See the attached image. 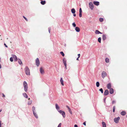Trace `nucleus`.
<instances>
[{"instance_id": "f257e3e1", "label": "nucleus", "mask_w": 127, "mask_h": 127, "mask_svg": "<svg viewBox=\"0 0 127 127\" xmlns=\"http://www.w3.org/2000/svg\"><path fill=\"white\" fill-rule=\"evenodd\" d=\"M25 72L26 74L28 75H30V70L28 66H26L25 68Z\"/></svg>"}, {"instance_id": "f03ea898", "label": "nucleus", "mask_w": 127, "mask_h": 127, "mask_svg": "<svg viewBox=\"0 0 127 127\" xmlns=\"http://www.w3.org/2000/svg\"><path fill=\"white\" fill-rule=\"evenodd\" d=\"M23 85L24 88V90L25 92H27L28 90V85L27 83L24 81L23 83Z\"/></svg>"}, {"instance_id": "7ed1b4c3", "label": "nucleus", "mask_w": 127, "mask_h": 127, "mask_svg": "<svg viewBox=\"0 0 127 127\" xmlns=\"http://www.w3.org/2000/svg\"><path fill=\"white\" fill-rule=\"evenodd\" d=\"M58 111L60 114L62 115L63 117L64 118L65 117V113L64 111H62V110H59Z\"/></svg>"}, {"instance_id": "20e7f679", "label": "nucleus", "mask_w": 127, "mask_h": 127, "mask_svg": "<svg viewBox=\"0 0 127 127\" xmlns=\"http://www.w3.org/2000/svg\"><path fill=\"white\" fill-rule=\"evenodd\" d=\"M89 6L90 8L92 10H93L94 8L93 3L92 2H90L89 3Z\"/></svg>"}, {"instance_id": "39448f33", "label": "nucleus", "mask_w": 127, "mask_h": 127, "mask_svg": "<svg viewBox=\"0 0 127 127\" xmlns=\"http://www.w3.org/2000/svg\"><path fill=\"white\" fill-rule=\"evenodd\" d=\"M101 76L102 78H104L107 76V74L106 72L104 71L102 72L101 73Z\"/></svg>"}, {"instance_id": "423d86ee", "label": "nucleus", "mask_w": 127, "mask_h": 127, "mask_svg": "<svg viewBox=\"0 0 127 127\" xmlns=\"http://www.w3.org/2000/svg\"><path fill=\"white\" fill-rule=\"evenodd\" d=\"M36 64L37 66H39V61L38 58H37L35 60Z\"/></svg>"}, {"instance_id": "0eeeda50", "label": "nucleus", "mask_w": 127, "mask_h": 127, "mask_svg": "<svg viewBox=\"0 0 127 127\" xmlns=\"http://www.w3.org/2000/svg\"><path fill=\"white\" fill-rule=\"evenodd\" d=\"M120 119V118L118 117L117 118H115L114 119V122L116 123H118Z\"/></svg>"}, {"instance_id": "6e6552de", "label": "nucleus", "mask_w": 127, "mask_h": 127, "mask_svg": "<svg viewBox=\"0 0 127 127\" xmlns=\"http://www.w3.org/2000/svg\"><path fill=\"white\" fill-rule=\"evenodd\" d=\"M12 56L13 58L15 61H17L18 59L17 57L15 55L12 54Z\"/></svg>"}, {"instance_id": "1a4fd4ad", "label": "nucleus", "mask_w": 127, "mask_h": 127, "mask_svg": "<svg viewBox=\"0 0 127 127\" xmlns=\"http://www.w3.org/2000/svg\"><path fill=\"white\" fill-rule=\"evenodd\" d=\"M94 4L96 6H98L99 5V1H94L93 2Z\"/></svg>"}, {"instance_id": "9d476101", "label": "nucleus", "mask_w": 127, "mask_h": 127, "mask_svg": "<svg viewBox=\"0 0 127 127\" xmlns=\"http://www.w3.org/2000/svg\"><path fill=\"white\" fill-rule=\"evenodd\" d=\"M109 94V92L107 89L104 92V95H108Z\"/></svg>"}, {"instance_id": "9b49d317", "label": "nucleus", "mask_w": 127, "mask_h": 127, "mask_svg": "<svg viewBox=\"0 0 127 127\" xmlns=\"http://www.w3.org/2000/svg\"><path fill=\"white\" fill-rule=\"evenodd\" d=\"M63 62L64 65H67L66 63V59L64 58L63 59Z\"/></svg>"}, {"instance_id": "f8f14e48", "label": "nucleus", "mask_w": 127, "mask_h": 127, "mask_svg": "<svg viewBox=\"0 0 127 127\" xmlns=\"http://www.w3.org/2000/svg\"><path fill=\"white\" fill-rule=\"evenodd\" d=\"M107 87L108 89H111V83H109L107 85Z\"/></svg>"}, {"instance_id": "ddd939ff", "label": "nucleus", "mask_w": 127, "mask_h": 127, "mask_svg": "<svg viewBox=\"0 0 127 127\" xmlns=\"http://www.w3.org/2000/svg\"><path fill=\"white\" fill-rule=\"evenodd\" d=\"M106 34H104L102 35V38L103 40L104 41L106 39Z\"/></svg>"}, {"instance_id": "4468645a", "label": "nucleus", "mask_w": 127, "mask_h": 127, "mask_svg": "<svg viewBox=\"0 0 127 127\" xmlns=\"http://www.w3.org/2000/svg\"><path fill=\"white\" fill-rule=\"evenodd\" d=\"M109 89L110 93L111 94H113V93L114 92L113 89L112 88H111V89Z\"/></svg>"}, {"instance_id": "2eb2a0df", "label": "nucleus", "mask_w": 127, "mask_h": 127, "mask_svg": "<svg viewBox=\"0 0 127 127\" xmlns=\"http://www.w3.org/2000/svg\"><path fill=\"white\" fill-rule=\"evenodd\" d=\"M40 72L41 74H43L44 73V70L43 69L42 67H41L40 68Z\"/></svg>"}, {"instance_id": "dca6fc26", "label": "nucleus", "mask_w": 127, "mask_h": 127, "mask_svg": "<svg viewBox=\"0 0 127 127\" xmlns=\"http://www.w3.org/2000/svg\"><path fill=\"white\" fill-rule=\"evenodd\" d=\"M76 31L77 32H79L80 31V28L78 27H76L75 29Z\"/></svg>"}, {"instance_id": "f3484780", "label": "nucleus", "mask_w": 127, "mask_h": 127, "mask_svg": "<svg viewBox=\"0 0 127 127\" xmlns=\"http://www.w3.org/2000/svg\"><path fill=\"white\" fill-rule=\"evenodd\" d=\"M56 108L57 110L58 111L59 110L60 107L58 106V105L57 104H55Z\"/></svg>"}, {"instance_id": "a211bd4d", "label": "nucleus", "mask_w": 127, "mask_h": 127, "mask_svg": "<svg viewBox=\"0 0 127 127\" xmlns=\"http://www.w3.org/2000/svg\"><path fill=\"white\" fill-rule=\"evenodd\" d=\"M33 114L34 115V116L36 118H38V117L36 113L35 112H33Z\"/></svg>"}, {"instance_id": "6ab92c4d", "label": "nucleus", "mask_w": 127, "mask_h": 127, "mask_svg": "<svg viewBox=\"0 0 127 127\" xmlns=\"http://www.w3.org/2000/svg\"><path fill=\"white\" fill-rule=\"evenodd\" d=\"M95 33L96 34H102V33L100 32H99V31H98L97 30H96L95 31Z\"/></svg>"}, {"instance_id": "aec40b11", "label": "nucleus", "mask_w": 127, "mask_h": 127, "mask_svg": "<svg viewBox=\"0 0 127 127\" xmlns=\"http://www.w3.org/2000/svg\"><path fill=\"white\" fill-rule=\"evenodd\" d=\"M60 82L61 83L62 85L64 86V84L63 83V78H62L61 77L60 79Z\"/></svg>"}, {"instance_id": "412c9836", "label": "nucleus", "mask_w": 127, "mask_h": 127, "mask_svg": "<svg viewBox=\"0 0 127 127\" xmlns=\"http://www.w3.org/2000/svg\"><path fill=\"white\" fill-rule=\"evenodd\" d=\"M126 114V112L125 111H122L121 113V114L122 116H124Z\"/></svg>"}, {"instance_id": "4be33fe9", "label": "nucleus", "mask_w": 127, "mask_h": 127, "mask_svg": "<svg viewBox=\"0 0 127 127\" xmlns=\"http://www.w3.org/2000/svg\"><path fill=\"white\" fill-rule=\"evenodd\" d=\"M46 1L45 0H42L41 1L40 3L41 4L44 5L46 3Z\"/></svg>"}, {"instance_id": "5701e85b", "label": "nucleus", "mask_w": 127, "mask_h": 127, "mask_svg": "<svg viewBox=\"0 0 127 127\" xmlns=\"http://www.w3.org/2000/svg\"><path fill=\"white\" fill-rule=\"evenodd\" d=\"M23 95L24 96V97L26 98H27L28 97V96L27 94L26 93H23Z\"/></svg>"}, {"instance_id": "b1692460", "label": "nucleus", "mask_w": 127, "mask_h": 127, "mask_svg": "<svg viewBox=\"0 0 127 127\" xmlns=\"http://www.w3.org/2000/svg\"><path fill=\"white\" fill-rule=\"evenodd\" d=\"M71 12L73 14L75 13L76 12L74 8H72L71 9Z\"/></svg>"}, {"instance_id": "393cba45", "label": "nucleus", "mask_w": 127, "mask_h": 127, "mask_svg": "<svg viewBox=\"0 0 127 127\" xmlns=\"http://www.w3.org/2000/svg\"><path fill=\"white\" fill-rule=\"evenodd\" d=\"M18 62L19 64L21 65L22 64V62L21 59H18Z\"/></svg>"}, {"instance_id": "a878e982", "label": "nucleus", "mask_w": 127, "mask_h": 127, "mask_svg": "<svg viewBox=\"0 0 127 127\" xmlns=\"http://www.w3.org/2000/svg\"><path fill=\"white\" fill-rule=\"evenodd\" d=\"M102 125L103 127H106V124L105 122H102Z\"/></svg>"}, {"instance_id": "bb28decb", "label": "nucleus", "mask_w": 127, "mask_h": 127, "mask_svg": "<svg viewBox=\"0 0 127 127\" xmlns=\"http://www.w3.org/2000/svg\"><path fill=\"white\" fill-rule=\"evenodd\" d=\"M105 62L107 63H108L109 62V59L108 58H106L105 59Z\"/></svg>"}, {"instance_id": "cd10ccee", "label": "nucleus", "mask_w": 127, "mask_h": 127, "mask_svg": "<svg viewBox=\"0 0 127 127\" xmlns=\"http://www.w3.org/2000/svg\"><path fill=\"white\" fill-rule=\"evenodd\" d=\"M96 87H98L99 86V83L97 81L96 82Z\"/></svg>"}, {"instance_id": "c85d7f7f", "label": "nucleus", "mask_w": 127, "mask_h": 127, "mask_svg": "<svg viewBox=\"0 0 127 127\" xmlns=\"http://www.w3.org/2000/svg\"><path fill=\"white\" fill-rule=\"evenodd\" d=\"M32 110L33 112H35V107L34 106H33L32 107Z\"/></svg>"}, {"instance_id": "c756f323", "label": "nucleus", "mask_w": 127, "mask_h": 127, "mask_svg": "<svg viewBox=\"0 0 127 127\" xmlns=\"http://www.w3.org/2000/svg\"><path fill=\"white\" fill-rule=\"evenodd\" d=\"M101 38L100 37H99L98 39V42L99 43H101Z\"/></svg>"}, {"instance_id": "7c9ffc66", "label": "nucleus", "mask_w": 127, "mask_h": 127, "mask_svg": "<svg viewBox=\"0 0 127 127\" xmlns=\"http://www.w3.org/2000/svg\"><path fill=\"white\" fill-rule=\"evenodd\" d=\"M99 21L100 22H102L103 21V19L102 18H100Z\"/></svg>"}, {"instance_id": "2f4dec72", "label": "nucleus", "mask_w": 127, "mask_h": 127, "mask_svg": "<svg viewBox=\"0 0 127 127\" xmlns=\"http://www.w3.org/2000/svg\"><path fill=\"white\" fill-rule=\"evenodd\" d=\"M99 91L101 92V93H103V90L102 88L100 89H99Z\"/></svg>"}, {"instance_id": "473e14b6", "label": "nucleus", "mask_w": 127, "mask_h": 127, "mask_svg": "<svg viewBox=\"0 0 127 127\" xmlns=\"http://www.w3.org/2000/svg\"><path fill=\"white\" fill-rule=\"evenodd\" d=\"M32 101H29L28 103V104L29 105L31 104L32 103Z\"/></svg>"}, {"instance_id": "72a5a7b5", "label": "nucleus", "mask_w": 127, "mask_h": 127, "mask_svg": "<svg viewBox=\"0 0 127 127\" xmlns=\"http://www.w3.org/2000/svg\"><path fill=\"white\" fill-rule=\"evenodd\" d=\"M60 54L62 55L63 56H64V54L63 52H60Z\"/></svg>"}, {"instance_id": "f704fd0d", "label": "nucleus", "mask_w": 127, "mask_h": 127, "mask_svg": "<svg viewBox=\"0 0 127 127\" xmlns=\"http://www.w3.org/2000/svg\"><path fill=\"white\" fill-rule=\"evenodd\" d=\"M10 60L11 62H12L13 61V58L12 57H10Z\"/></svg>"}, {"instance_id": "c9c22d12", "label": "nucleus", "mask_w": 127, "mask_h": 127, "mask_svg": "<svg viewBox=\"0 0 127 127\" xmlns=\"http://www.w3.org/2000/svg\"><path fill=\"white\" fill-rule=\"evenodd\" d=\"M72 25L74 27H75L76 26L75 22H74L72 23Z\"/></svg>"}, {"instance_id": "e433bc0d", "label": "nucleus", "mask_w": 127, "mask_h": 127, "mask_svg": "<svg viewBox=\"0 0 127 127\" xmlns=\"http://www.w3.org/2000/svg\"><path fill=\"white\" fill-rule=\"evenodd\" d=\"M115 106H113V112H114L115 111Z\"/></svg>"}, {"instance_id": "4c0bfd02", "label": "nucleus", "mask_w": 127, "mask_h": 127, "mask_svg": "<svg viewBox=\"0 0 127 127\" xmlns=\"http://www.w3.org/2000/svg\"><path fill=\"white\" fill-rule=\"evenodd\" d=\"M82 9L81 8H80L79 9V13H82Z\"/></svg>"}, {"instance_id": "58836bf2", "label": "nucleus", "mask_w": 127, "mask_h": 127, "mask_svg": "<svg viewBox=\"0 0 127 127\" xmlns=\"http://www.w3.org/2000/svg\"><path fill=\"white\" fill-rule=\"evenodd\" d=\"M51 29L50 27H49L48 28L49 32L50 33Z\"/></svg>"}, {"instance_id": "ea45409f", "label": "nucleus", "mask_w": 127, "mask_h": 127, "mask_svg": "<svg viewBox=\"0 0 127 127\" xmlns=\"http://www.w3.org/2000/svg\"><path fill=\"white\" fill-rule=\"evenodd\" d=\"M23 17L26 20V21H28V19H27L24 16H23Z\"/></svg>"}, {"instance_id": "a19ab883", "label": "nucleus", "mask_w": 127, "mask_h": 127, "mask_svg": "<svg viewBox=\"0 0 127 127\" xmlns=\"http://www.w3.org/2000/svg\"><path fill=\"white\" fill-rule=\"evenodd\" d=\"M79 16L80 17H81L82 16V13H79Z\"/></svg>"}, {"instance_id": "79ce46f5", "label": "nucleus", "mask_w": 127, "mask_h": 127, "mask_svg": "<svg viewBox=\"0 0 127 127\" xmlns=\"http://www.w3.org/2000/svg\"><path fill=\"white\" fill-rule=\"evenodd\" d=\"M116 103V101L115 100L113 101L112 102V104H114L115 103Z\"/></svg>"}, {"instance_id": "37998d69", "label": "nucleus", "mask_w": 127, "mask_h": 127, "mask_svg": "<svg viewBox=\"0 0 127 127\" xmlns=\"http://www.w3.org/2000/svg\"><path fill=\"white\" fill-rule=\"evenodd\" d=\"M61 123H60L58 125L57 127H61Z\"/></svg>"}, {"instance_id": "c03bdc74", "label": "nucleus", "mask_w": 127, "mask_h": 127, "mask_svg": "<svg viewBox=\"0 0 127 127\" xmlns=\"http://www.w3.org/2000/svg\"><path fill=\"white\" fill-rule=\"evenodd\" d=\"M68 111H69V113H70L71 114H72V112H71V109H69V110H68Z\"/></svg>"}, {"instance_id": "a18cd8bd", "label": "nucleus", "mask_w": 127, "mask_h": 127, "mask_svg": "<svg viewBox=\"0 0 127 127\" xmlns=\"http://www.w3.org/2000/svg\"><path fill=\"white\" fill-rule=\"evenodd\" d=\"M106 98H104L103 99L105 103L106 102Z\"/></svg>"}, {"instance_id": "49530a36", "label": "nucleus", "mask_w": 127, "mask_h": 127, "mask_svg": "<svg viewBox=\"0 0 127 127\" xmlns=\"http://www.w3.org/2000/svg\"><path fill=\"white\" fill-rule=\"evenodd\" d=\"M4 45L6 47H8L6 45V44L5 43L4 44Z\"/></svg>"}, {"instance_id": "de8ad7c7", "label": "nucleus", "mask_w": 127, "mask_h": 127, "mask_svg": "<svg viewBox=\"0 0 127 127\" xmlns=\"http://www.w3.org/2000/svg\"><path fill=\"white\" fill-rule=\"evenodd\" d=\"M83 124L85 126H86V122H83Z\"/></svg>"}, {"instance_id": "09e8293b", "label": "nucleus", "mask_w": 127, "mask_h": 127, "mask_svg": "<svg viewBox=\"0 0 127 127\" xmlns=\"http://www.w3.org/2000/svg\"><path fill=\"white\" fill-rule=\"evenodd\" d=\"M2 95H3V97H5V96L3 93H2Z\"/></svg>"}, {"instance_id": "8fccbe9b", "label": "nucleus", "mask_w": 127, "mask_h": 127, "mask_svg": "<svg viewBox=\"0 0 127 127\" xmlns=\"http://www.w3.org/2000/svg\"><path fill=\"white\" fill-rule=\"evenodd\" d=\"M74 127H78V126L76 125H75L74 126Z\"/></svg>"}, {"instance_id": "3c124183", "label": "nucleus", "mask_w": 127, "mask_h": 127, "mask_svg": "<svg viewBox=\"0 0 127 127\" xmlns=\"http://www.w3.org/2000/svg\"><path fill=\"white\" fill-rule=\"evenodd\" d=\"M78 58H79L80 56V54H78Z\"/></svg>"}, {"instance_id": "603ef678", "label": "nucleus", "mask_w": 127, "mask_h": 127, "mask_svg": "<svg viewBox=\"0 0 127 127\" xmlns=\"http://www.w3.org/2000/svg\"><path fill=\"white\" fill-rule=\"evenodd\" d=\"M73 14V16L74 17L76 16V14H75V13H74V14Z\"/></svg>"}, {"instance_id": "864d4df0", "label": "nucleus", "mask_w": 127, "mask_h": 127, "mask_svg": "<svg viewBox=\"0 0 127 127\" xmlns=\"http://www.w3.org/2000/svg\"><path fill=\"white\" fill-rule=\"evenodd\" d=\"M66 107L67 108H68L69 107L68 106H67V105H66Z\"/></svg>"}, {"instance_id": "5fc2aeb1", "label": "nucleus", "mask_w": 127, "mask_h": 127, "mask_svg": "<svg viewBox=\"0 0 127 127\" xmlns=\"http://www.w3.org/2000/svg\"><path fill=\"white\" fill-rule=\"evenodd\" d=\"M79 58H78V57L77 58V59H76V60H78V59H79Z\"/></svg>"}, {"instance_id": "6e6d98bb", "label": "nucleus", "mask_w": 127, "mask_h": 127, "mask_svg": "<svg viewBox=\"0 0 127 127\" xmlns=\"http://www.w3.org/2000/svg\"><path fill=\"white\" fill-rule=\"evenodd\" d=\"M65 67V68L66 69V65H64Z\"/></svg>"}, {"instance_id": "4d7b16f0", "label": "nucleus", "mask_w": 127, "mask_h": 127, "mask_svg": "<svg viewBox=\"0 0 127 127\" xmlns=\"http://www.w3.org/2000/svg\"><path fill=\"white\" fill-rule=\"evenodd\" d=\"M1 68V65L0 64V68Z\"/></svg>"}, {"instance_id": "13d9d810", "label": "nucleus", "mask_w": 127, "mask_h": 127, "mask_svg": "<svg viewBox=\"0 0 127 127\" xmlns=\"http://www.w3.org/2000/svg\"><path fill=\"white\" fill-rule=\"evenodd\" d=\"M2 111V110L1 109L0 110V112H1Z\"/></svg>"}, {"instance_id": "bf43d9fd", "label": "nucleus", "mask_w": 127, "mask_h": 127, "mask_svg": "<svg viewBox=\"0 0 127 127\" xmlns=\"http://www.w3.org/2000/svg\"><path fill=\"white\" fill-rule=\"evenodd\" d=\"M68 110H69V109H70L69 107L68 108Z\"/></svg>"}, {"instance_id": "052dcab7", "label": "nucleus", "mask_w": 127, "mask_h": 127, "mask_svg": "<svg viewBox=\"0 0 127 127\" xmlns=\"http://www.w3.org/2000/svg\"><path fill=\"white\" fill-rule=\"evenodd\" d=\"M28 99L29 100H30V98H28Z\"/></svg>"}, {"instance_id": "680f3d73", "label": "nucleus", "mask_w": 127, "mask_h": 127, "mask_svg": "<svg viewBox=\"0 0 127 127\" xmlns=\"http://www.w3.org/2000/svg\"><path fill=\"white\" fill-rule=\"evenodd\" d=\"M8 38H7V39H8Z\"/></svg>"}]
</instances>
